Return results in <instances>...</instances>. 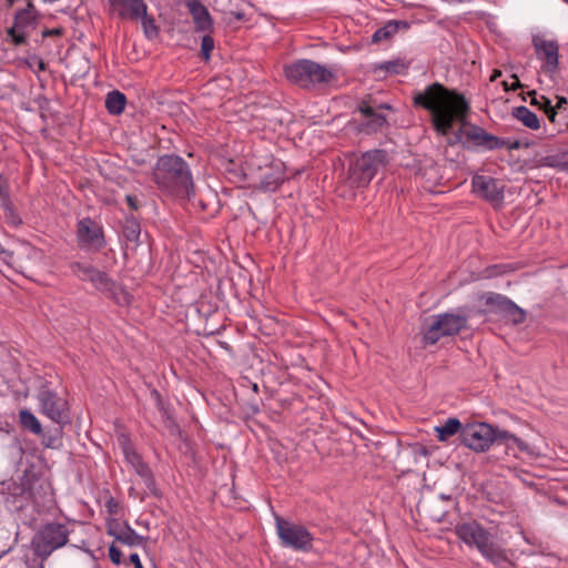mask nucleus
Wrapping results in <instances>:
<instances>
[{
    "label": "nucleus",
    "instance_id": "1",
    "mask_svg": "<svg viewBox=\"0 0 568 568\" xmlns=\"http://www.w3.org/2000/svg\"><path fill=\"white\" fill-rule=\"evenodd\" d=\"M413 105L429 113L432 126L440 136L448 135L454 124L459 123L453 138L448 139V144L464 145L469 125L467 119L470 114V104L463 93L434 82L413 94Z\"/></svg>",
    "mask_w": 568,
    "mask_h": 568
},
{
    "label": "nucleus",
    "instance_id": "2",
    "mask_svg": "<svg viewBox=\"0 0 568 568\" xmlns=\"http://www.w3.org/2000/svg\"><path fill=\"white\" fill-rule=\"evenodd\" d=\"M153 180L160 190L190 197L194 184L186 162L178 155H163L159 158L153 168Z\"/></svg>",
    "mask_w": 568,
    "mask_h": 568
},
{
    "label": "nucleus",
    "instance_id": "3",
    "mask_svg": "<svg viewBox=\"0 0 568 568\" xmlns=\"http://www.w3.org/2000/svg\"><path fill=\"white\" fill-rule=\"evenodd\" d=\"M283 71L287 81L305 90L323 89L335 79L332 70L308 59L293 61Z\"/></svg>",
    "mask_w": 568,
    "mask_h": 568
},
{
    "label": "nucleus",
    "instance_id": "4",
    "mask_svg": "<svg viewBox=\"0 0 568 568\" xmlns=\"http://www.w3.org/2000/svg\"><path fill=\"white\" fill-rule=\"evenodd\" d=\"M466 314L442 313L434 315L423 328V344L434 345L442 337L454 336L467 328Z\"/></svg>",
    "mask_w": 568,
    "mask_h": 568
},
{
    "label": "nucleus",
    "instance_id": "5",
    "mask_svg": "<svg viewBox=\"0 0 568 568\" xmlns=\"http://www.w3.org/2000/svg\"><path fill=\"white\" fill-rule=\"evenodd\" d=\"M387 153L384 150H371L357 158L348 169L352 186H367L376 173L386 165Z\"/></svg>",
    "mask_w": 568,
    "mask_h": 568
},
{
    "label": "nucleus",
    "instance_id": "6",
    "mask_svg": "<svg viewBox=\"0 0 568 568\" xmlns=\"http://www.w3.org/2000/svg\"><path fill=\"white\" fill-rule=\"evenodd\" d=\"M479 301L487 307L480 313H493L500 315L503 318L511 322L514 325L523 324L526 321V311L515 304L505 295L486 292L479 296Z\"/></svg>",
    "mask_w": 568,
    "mask_h": 568
},
{
    "label": "nucleus",
    "instance_id": "7",
    "mask_svg": "<svg viewBox=\"0 0 568 568\" xmlns=\"http://www.w3.org/2000/svg\"><path fill=\"white\" fill-rule=\"evenodd\" d=\"M499 432L487 423L467 424L462 429V442L475 452H485L494 443L500 442Z\"/></svg>",
    "mask_w": 568,
    "mask_h": 568
},
{
    "label": "nucleus",
    "instance_id": "8",
    "mask_svg": "<svg viewBox=\"0 0 568 568\" xmlns=\"http://www.w3.org/2000/svg\"><path fill=\"white\" fill-rule=\"evenodd\" d=\"M460 539L468 547H475L483 557L499 568L509 562L507 551L494 539V535H460Z\"/></svg>",
    "mask_w": 568,
    "mask_h": 568
},
{
    "label": "nucleus",
    "instance_id": "9",
    "mask_svg": "<svg viewBox=\"0 0 568 568\" xmlns=\"http://www.w3.org/2000/svg\"><path fill=\"white\" fill-rule=\"evenodd\" d=\"M40 412L59 426L70 423L69 408L65 399L47 386H42L37 395Z\"/></svg>",
    "mask_w": 568,
    "mask_h": 568
},
{
    "label": "nucleus",
    "instance_id": "10",
    "mask_svg": "<svg viewBox=\"0 0 568 568\" xmlns=\"http://www.w3.org/2000/svg\"><path fill=\"white\" fill-rule=\"evenodd\" d=\"M77 237L80 248L83 250L99 252L105 246L102 226L90 217L78 222Z\"/></svg>",
    "mask_w": 568,
    "mask_h": 568
},
{
    "label": "nucleus",
    "instance_id": "11",
    "mask_svg": "<svg viewBox=\"0 0 568 568\" xmlns=\"http://www.w3.org/2000/svg\"><path fill=\"white\" fill-rule=\"evenodd\" d=\"M532 44L536 55L539 60L544 61L541 67L542 71L549 75H554L559 65V45L556 41L534 37Z\"/></svg>",
    "mask_w": 568,
    "mask_h": 568
},
{
    "label": "nucleus",
    "instance_id": "12",
    "mask_svg": "<svg viewBox=\"0 0 568 568\" xmlns=\"http://www.w3.org/2000/svg\"><path fill=\"white\" fill-rule=\"evenodd\" d=\"M503 139L488 133L484 128L473 124L469 122L466 132V141L464 148H483L487 151H494L503 149Z\"/></svg>",
    "mask_w": 568,
    "mask_h": 568
},
{
    "label": "nucleus",
    "instance_id": "13",
    "mask_svg": "<svg viewBox=\"0 0 568 568\" xmlns=\"http://www.w3.org/2000/svg\"><path fill=\"white\" fill-rule=\"evenodd\" d=\"M473 191L491 203H499L504 200L505 185L497 179L476 174L471 179Z\"/></svg>",
    "mask_w": 568,
    "mask_h": 568
},
{
    "label": "nucleus",
    "instance_id": "14",
    "mask_svg": "<svg viewBox=\"0 0 568 568\" xmlns=\"http://www.w3.org/2000/svg\"><path fill=\"white\" fill-rule=\"evenodd\" d=\"M109 4L111 12L122 20L139 21L148 10L144 0H109Z\"/></svg>",
    "mask_w": 568,
    "mask_h": 568
},
{
    "label": "nucleus",
    "instance_id": "15",
    "mask_svg": "<svg viewBox=\"0 0 568 568\" xmlns=\"http://www.w3.org/2000/svg\"><path fill=\"white\" fill-rule=\"evenodd\" d=\"M378 109H389V105L379 104L375 108L366 101L359 103L358 111L362 115L361 128L366 133L379 131L386 125V116L379 113Z\"/></svg>",
    "mask_w": 568,
    "mask_h": 568
},
{
    "label": "nucleus",
    "instance_id": "16",
    "mask_svg": "<svg viewBox=\"0 0 568 568\" xmlns=\"http://www.w3.org/2000/svg\"><path fill=\"white\" fill-rule=\"evenodd\" d=\"M67 542L68 535H34L31 541V549L36 556L45 558Z\"/></svg>",
    "mask_w": 568,
    "mask_h": 568
},
{
    "label": "nucleus",
    "instance_id": "17",
    "mask_svg": "<svg viewBox=\"0 0 568 568\" xmlns=\"http://www.w3.org/2000/svg\"><path fill=\"white\" fill-rule=\"evenodd\" d=\"M185 6L196 31L209 33L213 31V19L207 8L200 0H187Z\"/></svg>",
    "mask_w": 568,
    "mask_h": 568
},
{
    "label": "nucleus",
    "instance_id": "18",
    "mask_svg": "<svg viewBox=\"0 0 568 568\" xmlns=\"http://www.w3.org/2000/svg\"><path fill=\"white\" fill-rule=\"evenodd\" d=\"M216 10L224 16V20L227 23H232L233 20L244 21L246 14L243 6L246 3L245 0H216Z\"/></svg>",
    "mask_w": 568,
    "mask_h": 568
},
{
    "label": "nucleus",
    "instance_id": "19",
    "mask_svg": "<svg viewBox=\"0 0 568 568\" xmlns=\"http://www.w3.org/2000/svg\"><path fill=\"white\" fill-rule=\"evenodd\" d=\"M14 29L31 34L37 28L36 9L31 0H28L27 8L19 10L14 16Z\"/></svg>",
    "mask_w": 568,
    "mask_h": 568
},
{
    "label": "nucleus",
    "instance_id": "20",
    "mask_svg": "<svg viewBox=\"0 0 568 568\" xmlns=\"http://www.w3.org/2000/svg\"><path fill=\"white\" fill-rule=\"evenodd\" d=\"M105 508L110 516L108 519L106 532H123L120 520L123 516V508L121 504L113 497H109L105 501Z\"/></svg>",
    "mask_w": 568,
    "mask_h": 568
},
{
    "label": "nucleus",
    "instance_id": "21",
    "mask_svg": "<svg viewBox=\"0 0 568 568\" xmlns=\"http://www.w3.org/2000/svg\"><path fill=\"white\" fill-rule=\"evenodd\" d=\"M408 22L403 20H390L382 28L377 29L372 36L373 43L390 40L400 29L407 30Z\"/></svg>",
    "mask_w": 568,
    "mask_h": 568
},
{
    "label": "nucleus",
    "instance_id": "22",
    "mask_svg": "<svg viewBox=\"0 0 568 568\" xmlns=\"http://www.w3.org/2000/svg\"><path fill=\"white\" fill-rule=\"evenodd\" d=\"M311 535H278V542L282 547L294 550H306L311 547Z\"/></svg>",
    "mask_w": 568,
    "mask_h": 568
},
{
    "label": "nucleus",
    "instance_id": "23",
    "mask_svg": "<svg viewBox=\"0 0 568 568\" xmlns=\"http://www.w3.org/2000/svg\"><path fill=\"white\" fill-rule=\"evenodd\" d=\"M511 114L528 129L537 130L540 128V122L536 113L524 105L514 108Z\"/></svg>",
    "mask_w": 568,
    "mask_h": 568
},
{
    "label": "nucleus",
    "instance_id": "24",
    "mask_svg": "<svg viewBox=\"0 0 568 568\" xmlns=\"http://www.w3.org/2000/svg\"><path fill=\"white\" fill-rule=\"evenodd\" d=\"M409 68V62L405 59L397 58L390 61L378 63L374 67V72H384L389 74H403Z\"/></svg>",
    "mask_w": 568,
    "mask_h": 568
},
{
    "label": "nucleus",
    "instance_id": "25",
    "mask_svg": "<svg viewBox=\"0 0 568 568\" xmlns=\"http://www.w3.org/2000/svg\"><path fill=\"white\" fill-rule=\"evenodd\" d=\"M125 103V95L118 90L109 92L105 99L106 110L114 115L121 114L124 111Z\"/></svg>",
    "mask_w": 568,
    "mask_h": 568
},
{
    "label": "nucleus",
    "instance_id": "26",
    "mask_svg": "<svg viewBox=\"0 0 568 568\" xmlns=\"http://www.w3.org/2000/svg\"><path fill=\"white\" fill-rule=\"evenodd\" d=\"M19 423L22 428L31 432L34 435L43 434L39 419L28 409H21L19 412Z\"/></svg>",
    "mask_w": 568,
    "mask_h": 568
},
{
    "label": "nucleus",
    "instance_id": "27",
    "mask_svg": "<svg viewBox=\"0 0 568 568\" xmlns=\"http://www.w3.org/2000/svg\"><path fill=\"white\" fill-rule=\"evenodd\" d=\"M133 469L144 480V484L150 494L153 495L154 497H160V490L155 486L153 473L150 469L149 465L143 462L142 464L138 465L136 468Z\"/></svg>",
    "mask_w": 568,
    "mask_h": 568
},
{
    "label": "nucleus",
    "instance_id": "28",
    "mask_svg": "<svg viewBox=\"0 0 568 568\" xmlns=\"http://www.w3.org/2000/svg\"><path fill=\"white\" fill-rule=\"evenodd\" d=\"M464 427L457 418H448L443 426L436 427L437 438L440 442L447 440L450 436L460 433Z\"/></svg>",
    "mask_w": 568,
    "mask_h": 568
},
{
    "label": "nucleus",
    "instance_id": "29",
    "mask_svg": "<svg viewBox=\"0 0 568 568\" xmlns=\"http://www.w3.org/2000/svg\"><path fill=\"white\" fill-rule=\"evenodd\" d=\"M88 282H91L93 286L100 291L110 292L114 287V281L111 280L105 272H102L97 267L93 270V273L88 278Z\"/></svg>",
    "mask_w": 568,
    "mask_h": 568
},
{
    "label": "nucleus",
    "instance_id": "30",
    "mask_svg": "<svg viewBox=\"0 0 568 568\" xmlns=\"http://www.w3.org/2000/svg\"><path fill=\"white\" fill-rule=\"evenodd\" d=\"M88 282H91L93 286L100 291L110 292L114 287V281L111 280L105 272H102L97 267L93 270V273L88 278Z\"/></svg>",
    "mask_w": 568,
    "mask_h": 568
},
{
    "label": "nucleus",
    "instance_id": "31",
    "mask_svg": "<svg viewBox=\"0 0 568 568\" xmlns=\"http://www.w3.org/2000/svg\"><path fill=\"white\" fill-rule=\"evenodd\" d=\"M122 232L126 241L136 243L141 234L140 223L133 216H128L124 221Z\"/></svg>",
    "mask_w": 568,
    "mask_h": 568
},
{
    "label": "nucleus",
    "instance_id": "32",
    "mask_svg": "<svg viewBox=\"0 0 568 568\" xmlns=\"http://www.w3.org/2000/svg\"><path fill=\"white\" fill-rule=\"evenodd\" d=\"M120 443L125 460L128 464L132 466V468H136L138 465L143 463L142 457L134 450L133 446L131 445L126 436H122Z\"/></svg>",
    "mask_w": 568,
    "mask_h": 568
},
{
    "label": "nucleus",
    "instance_id": "33",
    "mask_svg": "<svg viewBox=\"0 0 568 568\" xmlns=\"http://www.w3.org/2000/svg\"><path fill=\"white\" fill-rule=\"evenodd\" d=\"M0 206L2 207V210L4 212V220L9 225H11L13 227H19L20 225H22V223H23L22 219L19 215V213L16 211L11 200H6V202H0Z\"/></svg>",
    "mask_w": 568,
    "mask_h": 568
},
{
    "label": "nucleus",
    "instance_id": "34",
    "mask_svg": "<svg viewBox=\"0 0 568 568\" xmlns=\"http://www.w3.org/2000/svg\"><path fill=\"white\" fill-rule=\"evenodd\" d=\"M498 437L500 438L499 443H506L508 445V448H511L513 445H515L520 452H529V446L525 442H523L516 435H513L507 430L499 432Z\"/></svg>",
    "mask_w": 568,
    "mask_h": 568
},
{
    "label": "nucleus",
    "instance_id": "35",
    "mask_svg": "<svg viewBox=\"0 0 568 568\" xmlns=\"http://www.w3.org/2000/svg\"><path fill=\"white\" fill-rule=\"evenodd\" d=\"M94 268H95V266H93L91 264H87V263H81V262L70 263V270L81 281H88V278L93 273Z\"/></svg>",
    "mask_w": 568,
    "mask_h": 568
},
{
    "label": "nucleus",
    "instance_id": "36",
    "mask_svg": "<svg viewBox=\"0 0 568 568\" xmlns=\"http://www.w3.org/2000/svg\"><path fill=\"white\" fill-rule=\"evenodd\" d=\"M143 27L144 34L148 39H153L159 36V27L155 23V20L152 16L148 14V10H145V16L140 18Z\"/></svg>",
    "mask_w": 568,
    "mask_h": 568
},
{
    "label": "nucleus",
    "instance_id": "37",
    "mask_svg": "<svg viewBox=\"0 0 568 568\" xmlns=\"http://www.w3.org/2000/svg\"><path fill=\"white\" fill-rule=\"evenodd\" d=\"M284 181L285 176L282 173L276 175L266 174L261 180V185L266 191H275Z\"/></svg>",
    "mask_w": 568,
    "mask_h": 568
},
{
    "label": "nucleus",
    "instance_id": "38",
    "mask_svg": "<svg viewBox=\"0 0 568 568\" xmlns=\"http://www.w3.org/2000/svg\"><path fill=\"white\" fill-rule=\"evenodd\" d=\"M277 532H308L307 528L301 525H291L287 520L275 516Z\"/></svg>",
    "mask_w": 568,
    "mask_h": 568
},
{
    "label": "nucleus",
    "instance_id": "39",
    "mask_svg": "<svg viewBox=\"0 0 568 568\" xmlns=\"http://www.w3.org/2000/svg\"><path fill=\"white\" fill-rule=\"evenodd\" d=\"M7 36L10 38L11 42L16 47L26 44L28 37H30V34L22 32L20 30H17L13 27L7 29Z\"/></svg>",
    "mask_w": 568,
    "mask_h": 568
},
{
    "label": "nucleus",
    "instance_id": "40",
    "mask_svg": "<svg viewBox=\"0 0 568 568\" xmlns=\"http://www.w3.org/2000/svg\"><path fill=\"white\" fill-rule=\"evenodd\" d=\"M62 426L54 430L53 435H43L42 443L48 448H58L61 445Z\"/></svg>",
    "mask_w": 568,
    "mask_h": 568
},
{
    "label": "nucleus",
    "instance_id": "41",
    "mask_svg": "<svg viewBox=\"0 0 568 568\" xmlns=\"http://www.w3.org/2000/svg\"><path fill=\"white\" fill-rule=\"evenodd\" d=\"M213 49L214 39L211 37V34H205L201 41V57L207 61L211 57Z\"/></svg>",
    "mask_w": 568,
    "mask_h": 568
},
{
    "label": "nucleus",
    "instance_id": "42",
    "mask_svg": "<svg viewBox=\"0 0 568 568\" xmlns=\"http://www.w3.org/2000/svg\"><path fill=\"white\" fill-rule=\"evenodd\" d=\"M542 110L547 114L549 121L554 123L556 121L557 110L551 105V101L548 98L542 95Z\"/></svg>",
    "mask_w": 568,
    "mask_h": 568
},
{
    "label": "nucleus",
    "instance_id": "43",
    "mask_svg": "<svg viewBox=\"0 0 568 568\" xmlns=\"http://www.w3.org/2000/svg\"><path fill=\"white\" fill-rule=\"evenodd\" d=\"M6 200H10L9 186L7 181L0 174V202H6Z\"/></svg>",
    "mask_w": 568,
    "mask_h": 568
},
{
    "label": "nucleus",
    "instance_id": "44",
    "mask_svg": "<svg viewBox=\"0 0 568 568\" xmlns=\"http://www.w3.org/2000/svg\"><path fill=\"white\" fill-rule=\"evenodd\" d=\"M109 556L113 564L118 565L121 562V551L115 546H110Z\"/></svg>",
    "mask_w": 568,
    "mask_h": 568
},
{
    "label": "nucleus",
    "instance_id": "45",
    "mask_svg": "<svg viewBox=\"0 0 568 568\" xmlns=\"http://www.w3.org/2000/svg\"><path fill=\"white\" fill-rule=\"evenodd\" d=\"M0 257L7 263V264H11L12 260H13V252L12 251H9V250H6L1 244H0Z\"/></svg>",
    "mask_w": 568,
    "mask_h": 568
},
{
    "label": "nucleus",
    "instance_id": "46",
    "mask_svg": "<svg viewBox=\"0 0 568 568\" xmlns=\"http://www.w3.org/2000/svg\"><path fill=\"white\" fill-rule=\"evenodd\" d=\"M125 201L131 210L136 211L140 207V203L136 196L128 194Z\"/></svg>",
    "mask_w": 568,
    "mask_h": 568
},
{
    "label": "nucleus",
    "instance_id": "47",
    "mask_svg": "<svg viewBox=\"0 0 568 568\" xmlns=\"http://www.w3.org/2000/svg\"><path fill=\"white\" fill-rule=\"evenodd\" d=\"M504 145L503 149L506 148L507 150H518L520 148L519 141H508L503 139Z\"/></svg>",
    "mask_w": 568,
    "mask_h": 568
},
{
    "label": "nucleus",
    "instance_id": "48",
    "mask_svg": "<svg viewBox=\"0 0 568 568\" xmlns=\"http://www.w3.org/2000/svg\"><path fill=\"white\" fill-rule=\"evenodd\" d=\"M42 38H48V37H53V36H61L62 34V30L57 28V29H44L42 31Z\"/></svg>",
    "mask_w": 568,
    "mask_h": 568
},
{
    "label": "nucleus",
    "instance_id": "49",
    "mask_svg": "<svg viewBox=\"0 0 568 568\" xmlns=\"http://www.w3.org/2000/svg\"><path fill=\"white\" fill-rule=\"evenodd\" d=\"M528 94L531 97V101H530V103H531L532 105H537L539 109H542V103H544V101H542V97L540 98V100H538V99L536 98V91L528 92Z\"/></svg>",
    "mask_w": 568,
    "mask_h": 568
},
{
    "label": "nucleus",
    "instance_id": "50",
    "mask_svg": "<svg viewBox=\"0 0 568 568\" xmlns=\"http://www.w3.org/2000/svg\"><path fill=\"white\" fill-rule=\"evenodd\" d=\"M115 536L118 537L119 540L124 541V542H133L135 537H140V535H130V534L115 535Z\"/></svg>",
    "mask_w": 568,
    "mask_h": 568
},
{
    "label": "nucleus",
    "instance_id": "51",
    "mask_svg": "<svg viewBox=\"0 0 568 568\" xmlns=\"http://www.w3.org/2000/svg\"><path fill=\"white\" fill-rule=\"evenodd\" d=\"M511 79L514 82L510 84V91H516L517 89L523 88V84L520 83L517 74H511Z\"/></svg>",
    "mask_w": 568,
    "mask_h": 568
},
{
    "label": "nucleus",
    "instance_id": "52",
    "mask_svg": "<svg viewBox=\"0 0 568 568\" xmlns=\"http://www.w3.org/2000/svg\"><path fill=\"white\" fill-rule=\"evenodd\" d=\"M61 528H62V526H60V525H59V526H57V527H54V525H52V524H48V525L45 526V529H44V531H43V532H49V534H52V532H63V531L61 530Z\"/></svg>",
    "mask_w": 568,
    "mask_h": 568
},
{
    "label": "nucleus",
    "instance_id": "53",
    "mask_svg": "<svg viewBox=\"0 0 568 568\" xmlns=\"http://www.w3.org/2000/svg\"><path fill=\"white\" fill-rule=\"evenodd\" d=\"M32 59L36 60V63H37V67H38L39 71H44L47 69V64H45V62L42 59H40V58H38L36 55L32 57Z\"/></svg>",
    "mask_w": 568,
    "mask_h": 568
},
{
    "label": "nucleus",
    "instance_id": "54",
    "mask_svg": "<svg viewBox=\"0 0 568 568\" xmlns=\"http://www.w3.org/2000/svg\"><path fill=\"white\" fill-rule=\"evenodd\" d=\"M499 77H501V71H500V70L495 69V70L493 71L491 77H490V81H491V82H494V81H496Z\"/></svg>",
    "mask_w": 568,
    "mask_h": 568
},
{
    "label": "nucleus",
    "instance_id": "55",
    "mask_svg": "<svg viewBox=\"0 0 568 568\" xmlns=\"http://www.w3.org/2000/svg\"><path fill=\"white\" fill-rule=\"evenodd\" d=\"M566 103H567L566 98H564V97H559V98H558V102H557V104H556V106H555V108H556V110H557V109H560V108H561L564 104H566Z\"/></svg>",
    "mask_w": 568,
    "mask_h": 568
},
{
    "label": "nucleus",
    "instance_id": "56",
    "mask_svg": "<svg viewBox=\"0 0 568 568\" xmlns=\"http://www.w3.org/2000/svg\"><path fill=\"white\" fill-rule=\"evenodd\" d=\"M130 559L134 564V566L136 565V562H141L140 557H139L138 554H131L130 555Z\"/></svg>",
    "mask_w": 568,
    "mask_h": 568
},
{
    "label": "nucleus",
    "instance_id": "57",
    "mask_svg": "<svg viewBox=\"0 0 568 568\" xmlns=\"http://www.w3.org/2000/svg\"><path fill=\"white\" fill-rule=\"evenodd\" d=\"M33 62H36V60H33L32 58L30 59H26L24 60V63L31 69L33 67Z\"/></svg>",
    "mask_w": 568,
    "mask_h": 568
},
{
    "label": "nucleus",
    "instance_id": "58",
    "mask_svg": "<svg viewBox=\"0 0 568 568\" xmlns=\"http://www.w3.org/2000/svg\"><path fill=\"white\" fill-rule=\"evenodd\" d=\"M503 87H504L505 91H510V89H509L510 85L508 84V82L504 81Z\"/></svg>",
    "mask_w": 568,
    "mask_h": 568
},
{
    "label": "nucleus",
    "instance_id": "59",
    "mask_svg": "<svg viewBox=\"0 0 568 568\" xmlns=\"http://www.w3.org/2000/svg\"><path fill=\"white\" fill-rule=\"evenodd\" d=\"M28 250H29V253H33V254L38 253V251L34 247L30 246V247H28Z\"/></svg>",
    "mask_w": 568,
    "mask_h": 568
},
{
    "label": "nucleus",
    "instance_id": "60",
    "mask_svg": "<svg viewBox=\"0 0 568 568\" xmlns=\"http://www.w3.org/2000/svg\"><path fill=\"white\" fill-rule=\"evenodd\" d=\"M199 203H200L202 210L205 211L206 210L205 203H203V201H201V200L199 201Z\"/></svg>",
    "mask_w": 568,
    "mask_h": 568
},
{
    "label": "nucleus",
    "instance_id": "61",
    "mask_svg": "<svg viewBox=\"0 0 568 568\" xmlns=\"http://www.w3.org/2000/svg\"><path fill=\"white\" fill-rule=\"evenodd\" d=\"M466 532L474 534V532H477V531L473 527H469V529Z\"/></svg>",
    "mask_w": 568,
    "mask_h": 568
},
{
    "label": "nucleus",
    "instance_id": "62",
    "mask_svg": "<svg viewBox=\"0 0 568 568\" xmlns=\"http://www.w3.org/2000/svg\"><path fill=\"white\" fill-rule=\"evenodd\" d=\"M124 526H125V528L128 529V532H130V534H133V532H134V530H132L128 525H124Z\"/></svg>",
    "mask_w": 568,
    "mask_h": 568
},
{
    "label": "nucleus",
    "instance_id": "63",
    "mask_svg": "<svg viewBox=\"0 0 568 568\" xmlns=\"http://www.w3.org/2000/svg\"><path fill=\"white\" fill-rule=\"evenodd\" d=\"M134 568H143L142 564L141 562H136L135 567Z\"/></svg>",
    "mask_w": 568,
    "mask_h": 568
},
{
    "label": "nucleus",
    "instance_id": "64",
    "mask_svg": "<svg viewBox=\"0 0 568 568\" xmlns=\"http://www.w3.org/2000/svg\"><path fill=\"white\" fill-rule=\"evenodd\" d=\"M510 566L511 565L508 562L505 567H501V568H511Z\"/></svg>",
    "mask_w": 568,
    "mask_h": 568
}]
</instances>
